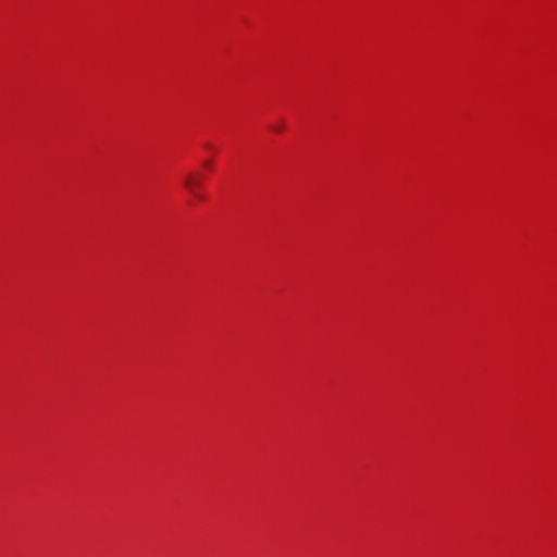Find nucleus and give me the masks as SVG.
Masks as SVG:
<instances>
[{
    "label": "nucleus",
    "mask_w": 557,
    "mask_h": 557,
    "mask_svg": "<svg viewBox=\"0 0 557 557\" xmlns=\"http://www.w3.org/2000/svg\"><path fill=\"white\" fill-rule=\"evenodd\" d=\"M186 185L189 187L193 191H195L196 187L199 186V182L194 178L193 176H187L186 178Z\"/></svg>",
    "instance_id": "nucleus-1"
},
{
    "label": "nucleus",
    "mask_w": 557,
    "mask_h": 557,
    "mask_svg": "<svg viewBox=\"0 0 557 557\" xmlns=\"http://www.w3.org/2000/svg\"><path fill=\"white\" fill-rule=\"evenodd\" d=\"M276 132H280L281 131V127L280 125H276V127L274 128Z\"/></svg>",
    "instance_id": "nucleus-2"
},
{
    "label": "nucleus",
    "mask_w": 557,
    "mask_h": 557,
    "mask_svg": "<svg viewBox=\"0 0 557 557\" xmlns=\"http://www.w3.org/2000/svg\"><path fill=\"white\" fill-rule=\"evenodd\" d=\"M276 132H280L281 131V127L280 125H276V127L274 128Z\"/></svg>",
    "instance_id": "nucleus-3"
}]
</instances>
